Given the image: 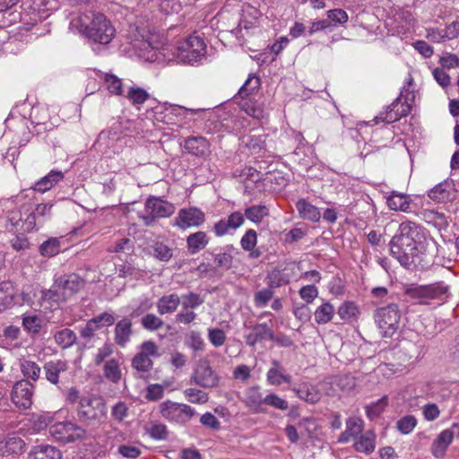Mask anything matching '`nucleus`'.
Instances as JSON below:
<instances>
[{
	"label": "nucleus",
	"instance_id": "nucleus-1",
	"mask_svg": "<svg viewBox=\"0 0 459 459\" xmlns=\"http://www.w3.org/2000/svg\"><path fill=\"white\" fill-rule=\"evenodd\" d=\"M432 242L421 226L406 221L399 225L390 240V253L401 265L409 268L421 255L429 252Z\"/></svg>",
	"mask_w": 459,
	"mask_h": 459
},
{
	"label": "nucleus",
	"instance_id": "nucleus-2",
	"mask_svg": "<svg viewBox=\"0 0 459 459\" xmlns=\"http://www.w3.org/2000/svg\"><path fill=\"white\" fill-rule=\"evenodd\" d=\"M70 24L94 43L108 44L116 34L114 26L106 15L92 9L82 12Z\"/></svg>",
	"mask_w": 459,
	"mask_h": 459
},
{
	"label": "nucleus",
	"instance_id": "nucleus-3",
	"mask_svg": "<svg viewBox=\"0 0 459 459\" xmlns=\"http://www.w3.org/2000/svg\"><path fill=\"white\" fill-rule=\"evenodd\" d=\"M206 53V45L203 39L191 36L178 42L173 48V60L178 63L193 65L201 60Z\"/></svg>",
	"mask_w": 459,
	"mask_h": 459
},
{
	"label": "nucleus",
	"instance_id": "nucleus-4",
	"mask_svg": "<svg viewBox=\"0 0 459 459\" xmlns=\"http://www.w3.org/2000/svg\"><path fill=\"white\" fill-rule=\"evenodd\" d=\"M76 411L79 420L84 425H91L106 417L107 406L100 397L84 395L80 398Z\"/></svg>",
	"mask_w": 459,
	"mask_h": 459
},
{
	"label": "nucleus",
	"instance_id": "nucleus-5",
	"mask_svg": "<svg viewBox=\"0 0 459 459\" xmlns=\"http://www.w3.org/2000/svg\"><path fill=\"white\" fill-rule=\"evenodd\" d=\"M406 293L411 299H416L419 304L428 305L432 300L444 302L448 297L449 286L443 281H437L432 284L410 288Z\"/></svg>",
	"mask_w": 459,
	"mask_h": 459
},
{
	"label": "nucleus",
	"instance_id": "nucleus-6",
	"mask_svg": "<svg viewBox=\"0 0 459 459\" xmlns=\"http://www.w3.org/2000/svg\"><path fill=\"white\" fill-rule=\"evenodd\" d=\"M159 411L160 416L169 422L185 424L195 415V411L191 406L167 400L160 403Z\"/></svg>",
	"mask_w": 459,
	"mask_h": 459
},
{
	"label": "nucleus",
	"instance_id": "nucleus-7",
	"mask_svg": "<svg viewBox=\"0 0 459 459\" xmlns=\"http://www.w3.org/2000/svg\"><path fill=\"white\" fill-rule=\"evenodd\" d=\"M49 434L63 443H71L83 440L87 437V430L72 421L56 422L49 426Z\"/></svg>",
	"mask_w": 459,
	"mask_h": 459
},
{
	"label": "nucleus",
	"instance_id": "nucleus-8",
	"mask_svg": "<svg viewBox=\"0 0 459 459\" xmlns=\"http://www.w3.org/2000/svg\"><path fill=\"white\" fill-rule=\"evenodd\" d=\"M400 312L397 305L390 304L377 309L376 322L385 337H392L398 328Z\"/></svg>",
	"mask_w": 459,
	"mask_h": 459
},
{
	"label": "nucleus",
	"instance_id": "nucleus-9",
	"mask_svg": "<svg viewBox=\"0 0 459 459\" xmlns=\"http://www.w3.org/2000/svg\"><path fill=\"white\" fill-rule=\"evenodd\" d=\"M4 227L10 232L24 234L35 230V221L32 216L29 217L28 212L24 213L22 204L7 213Z\"/></svg>",
	"mask_w": 459,
	"mask_h": 459
},
{
	"label": "nucleus",
	"instance_id": "nucleus-10",
	"mask_svg": "<svg viewBox=\"0 0 459 459\" xmlns=\"http://www.w3.org/2000/svg\"><path fill=\"white\" fill-rule=\"evenodd\" d=\"M158 357V345L152 341H145L141 344L140 351L134 357L132 367L140 372H149L153 367L152 358Z\"/></svg>",
	"mask_w": 459,
	"mask_h": 459
},
{
	"label": "nucleus",
	"instance_id": "nucleus-11",
	"mask_svg": "<svg viewBox=\"0 0 459 459\" xmlns=\"http://www.w3.org/2000/svg\"><path fill=\"white\" fill-rule=\"evenodd\" d=\"M205 221V213L196 206L182 208L174 218L173 226L180 230L200 227Z\"/></svg>",
	"mask_w": 459,
	"mask_h": 459
},
{
	"label": "nucleus",
	"instance_id": "nucleus-12",
	"mask_svg": "<svg viewBox=\"0 0 459 459\" xmlns=\"http://www.w3.org/2000/svg\"><path fill=\"white\" fill-rule=\"evenodd\" d=\"M219 377L212 370L210 363L206 359L200 360L191 377V383L200 385L204 388H212L218 385Z\"/></svg>",
	"mask_w": 459,
	"mask_h": 459
},
{
	"label": "nucleus",
	"instance_id": "nucleus-13",
	"mask_svg": "<svg viewBox=\"0 0 459 459\" xmlns=\"http://www.w3.org/2000/svg\"><path fill=\"white\" fill-rule=\"evenodd\" d=\"M34 385L28 380L17 381L12 391V401L19 408L27 409L32 404Z\"/></svg>",
	"mask_w": 459,
	"mask_h": 459
},
{
	"label": "nucleus",
	"instance_id": "nucleus-14",
	"mask_svg": "<svg viewBox=\"0 0 459 459\" xmlns=\"http://www.w3.org/2000/svg\"><path fill=\"white\" fill-rule=\"evenodd\" d=\"M67 299H68L64 294L61 288L56 287L55 280L54 283L48 290H42L40 291L39 304V307L44 310L54 311Z\"/></svg>",
	"mask_w": 459,
	"mask_h": 459
},
{
	"label": "nucleus",
	"instance_id": "nucleus-15",
	"mask_svg": "<svg viewBox=\"0 0 459 459\" xmlns=\"http://www.w3.org/2000/svg\"><path fill=\"white\" fill-rule=\"evenodd\" d=\"M67 299H68L64 294L61 288L56 287L55 280L54 283L48 290H42L40 291L39 304V307L44 310L54 311Z\"/></svg>",
	"mask_w": 459,
	"mask_h": 459
},
{
	"label": "nucleus",
	"instance_id": "nucleus-16",
	"mask_svg": "<svg viewBox=\"0 0 459 459\" xmlns=\"http://www.w3.org/2000/svg\"><path fill=\"white\" fill-rule=\"evenodd\" d=\"M67 299H68L64 294L61 288L56 287L55 280L54 283L48 290H42L40 291L39 304V307L44 310L54 311Z\"/></svg>",
	"mask_w": 459,
	"mask_h": 459
},
{
	"label": "nucleus",
	"instance_id": "nucleus-17",
	"mask_svg": "<svg viewBox=\"0 0 459 459\" xmlns=\"http://www.w3.org/2000/svg\"><path fill=\"white\" fill-rule=\"evenodd\" d=\"M411 110V108L408 104L403 103V101L396 98L385 111L379 113V115L376 117L375 120L377 124L380 122L391 124L406 117Z\"/></svg>",
	"mask_w": 459,
	"mask_h": 459
},
{
	"label": "nucleus",
	"instance_id": "nucleus-18",
	"mask_svg": "<svg viewBox=\"0 0 459 459\" xmlns=\"http://www.w3.org/2000/svg\"><path fill=\"white\" fill-rule=\"evenodd\" d=\"M53 204H23L24 213L32 216L35 221V230H39L51 217Z\"/></svg>",
	"mask_w": 459,
	"mask_h": 459
},
{
	"label": "nucleus",
	"instance_id": "nucleus-19",
	"mask_svg": "<svg viewBox=\"0 0 459 459\" xmlns=\"http://www.w3.org/2000/svg\"><path fill=\"white\" fill-rule=\"evenodd\" d=\"M264 396L260 391L259 385H253L246 389L242 402L253 413H264L266 408L264 406Z\"/></svg>",
	"mask_w": 459,
	"mask_h": 459
},
{
	"label": "nucleus",
	"instance_id": "nucleus-20",
	"mask_svg": "<svg viewBox=\"0 0 459 459\" xmlns=\"http://www.w3.org/2000/svg\"><path fill=\"white\" fill-rule=\"evenodd\" d=\"M55 280L56 287L61 288L67 299L77 293L84 285L83 280L75 273L64 274Z\"/></svg>",
	"mask_w": 459,
	"mask_h": 459
},
{
	"label": "nucleus",
	"instance_id": "nucleus-21",
	"mask_svg": "<svg viewBox=\"0 0 459 459\" xmlns=\"http://www.w3.org/2000/svg\"><path fill=\"white\" fill-rule=\"evenodd\" d=\"M428 195L436 203L452 202L456 197L453 183L447 180H445L431 188L429 191Z\"/></svg>",
	"mask_w": 459,
	"mask_h": 459
},
{
	"label": "nucleus",
	"instance_id": "nucleus-22",
	"mask_svg": "<svg viewBox=\"0 0 459 459\" xmlns=\"http://www.w3.org/2000/svg\"><path fill=\"white\" fill-rule=\"evenodd\" d=\"M145 210L147 212L153 213L157 218H167L175 212L172 204L158 197H150L145 203Z\"/></svg>",
	"mask_w": 459,
	"mask_h": 459
},
{
	"label": "nucleus",
	"instance_id": "nucleus-23",
	"mask_svg": "<svg viewBox=\"0 0 459 459\" xmlns=\"http://www.w3.org/2000/svg\"><path fill=\"white\" fill-rule=\"evenodd\" d=\"M144 48L141 50V56L151 63H166L173 60L172 53L169 54L168 48H154L151 43L144 44Z\"/></svg>",
	"mask_w": 459,
	"mask_h": 459
},
{
	"label": "nucleus",
	"instance_id": "nucleus-24",
	"mask_svg": "<svg viewBox=\"0 0 459 459\" xmlns=\"http://www.w3.org/2000/svg\"><path fill=\"white\" fill-rule=\"evenodd\" d=\"M25 442L16 436L7 437L0 441V456L14 457L24 452Z\"/></svg>",
	"mask_w": 459,
	"mask_h": 459
},
{
	"label": "nucleus",
	"instance_id": "nucleus-25",
	"mask_svg": "<svg viewBox=\"0 0 459 459\" xmlns=\"http://www.w3.org/2000/svg\"><path fill=\"white\" fill-rule=\"evenodd\" d=\"M186 152L196 157H205L210 153V143L203 136L188 137L184 142Z\"/></svg>",
	"mask_w": 459,
	"mask_h": 459
},
{
	"label": "nucleus",
	"instance_id": "nucleus-26",
	"mask_svg": "<svg viewBox=\"0 0 459 459\" xmlns=\"http://www.w3.org/2000/svg\"><path fill=\"white\" fill-rule=\"evenodd\" d=\"M390 210L403 212H411L412 200L409 195L392 191L386 199Z\"/></svg>",
	"mask_w": 459,
	"mask_h": 459
},
{
	"label": "nucleus",
	"instance_id": "nucleus-27",
	"mask_svg": "<svg viewBox=\"0 0 459 459\" xmlns=\"http://www.w3.org/2000/svg\"><path fill=\"white\" fill-rule=\"evenodd\" d=\"M133 334L132 322L129 318H123L119 320L114 329V341L119 347H126L130 342Z\"/></svg>",
	"mask_w": 459,
	"mask_h": 459
},
{
	"label": "nucleus",
	"instance_id": "nucleus-28",
	"mask_svg": "<svg viewBox=\"0 0 459 459\" xmlns=\"http://www.w3.org/2000/svg\"><path fill=\"white\" fill-rule=\"evenodd\" d=\"M46 379L52 385H58L59 377L68 369L67 362L62 359L49 360L43 367Z\"/></svg>",
	"mask_w": 459,
	"mask_h": 459
},
{
	"label": "nucleus",
	"instance_id": "nucleus-29",
	"mask_svg": "<svg viewBox=\"0 0 459 459\" xmlns=\"http://www.w3.org/2000/svg\"><path fill=\"white\" fill-rule=\"evenodd\" d=\"M455 437L454 432L447 429L439 433L431 446V453L436 458H443L446 449L453 442Z\"/></svg>",
	"mask_w": 459,
	"mask_h": 459
},
{
	"label": "nucleus",
	"instance_id": "nucleus-30",
	"mask_svg": "<svg viewBox=\"0 0 459 459\" xmlns=\"http://www.w3.org/2000/svg\"><path fill=\"white\" fill-rule=\"evenodd\" d=\"M364 421L359 417H351L346 420V429L338 437V442L348 443L363 434Z\"/></svg>",
	"mask_w": 459,
	"mask_h": 459
},
{
	"label": "nucleus",
	"instance_id": "nucleus-31",
	"mask_svg": "<svg viewBox=\"0 0 459 459\" xmlns=\"http://www.w3.org/2000/svg\"><path fill=\"white\" fill-rule=\"evenodd\" d=\"M272 365L273 367L266 373V381L269 385L278 386L283 383H291V376L285 372L278 360H273Z\"/></svg>",
	"mask_w": 459,
	"mask_h": 459
},
{
	"label": "nucleus",
	"instance_id": "nucleus-32",
	"mask_svg": "<svg viewBox=\"0 0 459 459\" xmlns=\"http://www.w3.org/2000/svg\"><path fill=\"white\" fill-rule=\"evenodd\" d=\"M265 340H273V332L266 324H256L246 335V342L250 347Z\"/></svg>",
	"mask_w": 459,
	"mask_h": 459
},
{
	"label": "nucleus",
	"instance_id": "nucleus-33",
	"mask_svg": "<svg viewBox=\"0 0 459 459\" xmlns=\"http://www.w3.org/2000/svg\"><path fill=\"white\" fill-rule=\"evenodd\" d=\"M325 384L332 385L331 390L326 392L328 395H334L336 388L342 392H350L355 387V380L349 375L330 377L325 381Z\"/></svg>",
	"mask_w": 459,
	"mask_h": 459
},
{
	"label": "nucleus",
	"instance_id": "nucleus-34",
	"mask_svg": "<svg viewBox=\"0 0 459 459\" xmlns=\"http://www.w3.org/2000/svg\"><path fill=\"white\" fill-rule=\"evenodd\" d=\"M292 391L296 393L297 396L308 403H316L322 397L321 391L317 386L308 383H303L299 387H293Z\"/></svg>",
	"mask_w": 459,
	"mask_h": 459
},
{
	"label": "nucleus",
	"instance_id": "nucleus-35",
	"mask_svg": "<svg viewBox=\"0 0 459 459\" xmlns=\"http://www.w3.org/2000/svg\"><path fill=\"white\" fill-rule=\"evenodd\" d=\"M18 364L22 376L26 378L25 380L36 382L39 379L41 368L37 362L21 356L18 359Z\"/></svg>",
	"mask_w": 459,
	"mask_h": 459
},
{
	"label": "nucleus",
	"instance_id": "nucleus-36",
	"mask_svg": "<svg viewBox=\"0 0 459 459\" xmlns=\"http://www.w3.org/2000/svg\"><path fill=\"white\" fill-rule=\"evenodd\" d=\"M353 448L358 453L370 455L376 448V435L372 431H366L355 438Z\"/></svg>",
	"mask_w": 459,
	"mask_h": 459
},
{
	"label": "nucleus",
	"instance_id": "nucleus-37",
	"mask_svg": "<svg viewBox=\"0 0 459 459\" xmlns=\"http://www.w3.org/2000/svg\"><path fill=\"white\" fill-rule=\"evenodd\" d=\"M29 459H62L61 452L50 445H38L32 447Z\"/></svg>",
	"mask_w": 459,
	"mask_h": 459
},
{
	"label": "nucleus",
	"instance_id": "nucleus-38",
	"mask_svg": "<svg viewBox=\"0 0 459 459\" xmlns=\"http://www.w3.org/2000/svg\"><path fill=\"white\" fill-rule=\"evenodd\" d=\"M296 208L300 218L304 220H307L312 222H317L321 218L319 209L307 202L306 199H299L296 203Z\"/></svg>",
	"mask_w": 459,
	"mask_h": 459
},
{
	"label": "nucleus",
	"instance_id": "nucleus-39",
	"mask_svg": "<svg viewBox=\"0 0 459 459\" xmlns=\"http://www.w3.org/2000/svg\"><path fill=\"white\" fill-rule=\"evenodd\" d=\"M64 178V174L61 171L51 170L47 176L40 178L36 182L33 192L38 191L39 193H45L50 190L55 185L60 182Z\"/></svg>",
	"mask_w": 459,
	"mask_h": 459
},
{
	"label": "nucleus",
	"instance_id": "nucleus-40",
	"mask_svg": "<svg viewBox=\"0 0 459 459\" xmlns=\"http://www.w3.org/2000/svg\"><path fill=\"white\" fill-rule=\"evenodd\" d=\"M335 315V308L329 301L323 302L314 312V319L317 325L330 323Z\"/></svg>",
	"mask_w": 459,
	"mask_h": 459
},
{
	"label": "nucleus",
	"instance_id": "nucleus-41",
	"mask_svg": "<svg viewBox=\"0 0 459 459\" xmlns=\"http://www.w3.org/2000/svg\"><path fill=\"white\" fill-rule=\"evenodd\" d=\"M179 304L180 297L178 294L164 295L159 299L157 309L160 315L170 314L177 310Z\"/></svg>",
	"mask_w": 459,
	"mask_h": 459
},
{
	"label": "nucleus",
	"instance_id": "nucleus-42",
	"mask_svg": "<svg viewBox=\"0 0 459 459\" xmlns=\"http://www.w3.org/2000/svg\"><path fill=\"white\" fill-rule=\"evenodd\" d=\"M209 242V238L205 232L197 231L190 234L186 238L188 251L191 254H196L204 249Z\"/></svg>",
	"mask_w": 459,
	"mask_h": 459
},
{
	"label": "nucleus",
	"instance_id": "nucleus-43",
	"mask_svg": "<svg viewBox=\"0 0 459 459\" xmlns=\"http://www.w3.org/2000/svg\"><path fill=\"white\" fill-rule=\"evenodd\" d=\"M54 340L56 343L62 349H66L75 343L77 336L73 330L69 328H64L56 331L54 333Z\"/></svg>",
	"mask_w": 459,
	"mask_h": 459
},
{
	"label": "nucleus",
	"instance_id": "nucleus-44",
	"mask_svg": "<svg viewBox=\"0 0 459 459\" xmlns=\"http://www.w3.org/2000/svg\"><path fill=\"white\" fill-rule=\"evenodd\" d=\"M14 297V288L11 281H4L0 282V313L4 311L13 302Z\"/></svg>",
	"mask_w": 459,
	"mask_h": 459
},
{
	"label": "nucleus",
	"instance_id": "nucleus-45",
	"mask_svg": "<svg viewBox=\"0 0 459 459\" xmlns=\"http://www.w3.org/2000/svg\"><path fill=\"white\" fill-rule=\"evenodd\" d=\"M269 215V209L266 205L257 204L247 207L245 210V217L254 223H260L264 218Z\"/></svg>",
	"mask_w": 459,
	"mask_h": 459
},
{
	"label": "nucleus",
	"instance_id": "nucleus-46",
	"mask_svg": "<svg viewBox=\"0 0 459 459\" xmlns=\"http://www.w3.org/2000/svg\"><path fill=\"white\" fill-rule=\"evenodd\" d=\"M240 107L248 116L255 118L262 119L264 117V108L256 101L252 99L242 98Z\"/></svg>",
	"mask_w": 459,
	"mask_h": 459
},
{
	"label": "nucleus",
	"instance_id": "nucleus-47",
	"mask_svg": "<svg viewBox=\"0 0 459 459\" xmlns=\"http://www.w3.org/2000/svg\"><path fill=\"white\" fill-rule=\"evenodd\" d=\"M104 85L114 95L124 96V88L121 79L112 74H103Z\"/></svg>",
	"mask_w": 459,
	"mask_h": 459
},
{
	"label": "nucleus",
	"instance_id": "nucleus-48",
	"mask_svg": "<svg viewBox=\"0 0 459 459\" xmlns=\"http://www.w3.org/2000/svg\"><path fill=\"white\" fill-rule=\"evenodd\" d=\"M103 372L105 377L113 383H117L122 377L119 362L115 359H111L105 363Z\"/></svg>",
	"mask_w": 459,
	"mask_h": 459
},
{
	"label": "nucleus",
	"instance_id": "nucleus-49",
	"mask_svg": "<svg viewBox=\"0 0 459 459\" xmlns=\"http://www.w3.org/2000/svg\"><path fill=\"white\" fill-rule=\"evenodd\" d=\"M398 100L408 104L411 108L415 101V91L413 78L409 75L406 79L405 85L403 87L400 95L397 97Z\"/></svg>",
	"mask_w": 459,
	"mask_h": 459
},
{
	"label": "nucleus",
	"instance_id": "nucleus-50",
	"mask_svg": "<svg viewBox=\"0 0 459 459\" xmlns=\"http://www.w3.org/2000/svg\"><path fill=\"white\" fill-rule=\"evenodd\" d=\"M124 96L134 105L143 104L150 97V94L143 88L130 87Z\"/></svg>",
	"mask_w": 459,
	"mask_h": 459
},
{
	"label": "nucleus",
	"instance_id": "nucleus-51",
	"mask_svg": "<svg viewBox=\"0 0 459 459\" xmlns=\"http://www.w3.org/2000/svg\"><path fill=\"white\" fill-rule=\"evenodd\" d=\"M342 320L351 321L359 314L358 307L352 301H344L337 309Z\"/></svg>",
	"mask_w": 459,
	"mask_h": 459
},
{
	"label": "nucleus",
	"instance_id": "nucleus-52",
	"mask_svg": "<svg viewBox=\"0 0 459 459\" xmlns=\"http://www.w3.org/2000/svg\"><path fill=\"white\" fill-rule=\"evenodd\" d=\"M423 220L428 223H432L435 226H446L447 221L446 216L442 212H438L435 210L425 209L421 212Z\"/></svg>",
	"mask_w": 459,
	"mask_h": 459
},
{
	"label": "nucleus",
	"instance_id": "nucleus-53",
	"mask_svg": "<svg viewBox=\"0 0 459 459\" xmlns=\"http://www.w3.org/2000/svg\"><path fill=\"white\" fill-rule=\"evenodd\" d=\"M388 401L387 397L384 396L378 399L377 402L366 406V414L368 419L374 420L379 417V415L384 411L385 408L387 406Z\"/></svg>",
	"mask_w": 459,
	"mask_h": 459
},
{
	"label": "nucleus",
	"instance_id": "nucleus-54",
	"mask_svg": "<svg viewBox=\"0 0 459 459\" xmlns=\"http://www.w3.org/2000/svg\"><path fill=\"white\" fill-rule=\"evenodd\" d=\"M91 323L96 332L105 326H110L115 323V317L113 314L108 312H103L93 318L88 320Z\"/></svg>",
	"mask_w": 459,
	"mask_h": 459
},
{
	"label": "nucleus",
	"instance_id": "nucleus-55",
	"mask_svg": "<svg viewBox=\"0 0 459 459\" xmlns=\"http://www.w3.org/2000/svg\"><path fill=\"white\" fill-rule=\"evenodd\" d=\"M263 400L264 407L267 405L281 411H286L289 408V403L274 393L267 394Z\"/></svg>",
	"mask_w": 459,
	"mask_h": 459
},
{
	"label": "nucleus",
	"instance_id": "nucleus-56",
	"mask_svg": "<svg viewBox=\"0 0 459 459\" xmlns=\"http://www.w3.org/2000/svg\"><path fill=\"white\" fill-rule=\"evenodd\" d=\"M186 400L191 403L204 404L208 402V394L196 388H187L184 391Z\"/></svg>",
	"mask_w": 459,
	"mask_h": 459
},
{
	"label": "nucleus",
	"instance_id": "nucleus-57",
	"mask_svg": "<svg viewBox=\"0 0 459 459\" xmlns=\"http://www.w3.org/2000/svg\"><path fill=\"white\" fill-rule=\"evenodd\" d=\"M261 82L260 78L255 75H249L244 85L239 89L238 95L241 98H246L251 95L255 91L258 90Z\"/></svg>",
	"mask_w": 459,
	"mask_h": 459
},
{
	"label": "nucleus",
	"instance_id": "nucleus-58",
	"mask_svg": "<svg viewBox=\"0 0 459 459\" xmlns=\"http://www.w3.org/2000/svg\"><path fill=\"white\" fill-rule=\"evenodd\" d=\"M141 324L148 331H156L163 326L164 322L154 314H147L142 317Z\"/></svg>",
	"mask_w": 459,
	"mask_h": 459
},
{
	"label": "nucleus",
	"instance_id": "nucleus-59",
	"mask_svg": "<svg viewBox=\"0 0 459 459\" xmlns=\"http://www.w3.org/2000/svg\"><path fill=\"white\" fill-rule=\"evenodd\" d=\"M153 255L164 262H168L173 255L172 249L162 242H156L152 246Z\"/></svg>",
	"mask_w": 459,
	"mask_h": 459
},
{
	"label": "nucleus",
	"instance_id": "nucleus-60",
	"mask_svg": "<svg viewBox=\"0 0 459 459\" xmlns=\"http://www.w3.org/2000/svg\"><path fill=\"white\" fill-rule=\"evenodd\" d=\"M23 327L31 333H39L41 328V319L37 315L25 314L22 317Z\"/></svg>",
	"mask_w": 459,
	"mask_h": 459
},
{
	"label": "nucleus",
	"instance_id": "nucleus-61",
	"mask_svg": "<svg viewBox=\"0 0 459 459\" xmlns=\"http://www.w3.org/2000/svg\"><path fill=\"white\" fill-rule=\"evenodd\" d=\"M170 114L177 117H182L183 118H191L192 117L198 115L204 111L201 108H186L183 106L171 105L168 109Z\"/></svg>",
	"mask_w": 459,
	"mask_h": 459
},
{
	"label": "nucleus",
	"instance_id": "nucleus-62",
	"mask_svg": "<svg viewBox=\"0 0 459 459\" xmlns=\"http://www.w3.org/2000/svg\"><path fill=\"white\" fill-rule=\"evenodd\" d=\"M273 297V290L269 288L263 289L255 293L254 303L256 307H264Z\"/></svg>",
	"mask_w": 459,
	"mask_h": 459
},
{
	"label": "nucleus",
	"instance_id": "nucleus-63",
	"mask_svg": "<svg viewBox=\"0 0 459 459\" xmlns=\"http://www.w3.org/2000/svg\"><path fill=\"white\" fill-rule=\"evenodd\" d=\"M257 244V234L255 230H248L240 239V245L243 250L251 251Z\"/></svg>",
	"mask_w": 459,
	"mask_h": 459
},
{
	"label": "nucleus",
	"instance_id": "nucleus-64",
	"mask_svg": "<svg viewBox=\"0 0 459 459\" xmlns=\"http://www.w3.org/2000/svg\"><path fill=\"white\" fill-rule=\"evenodd\" d=\"M181 304L184 309H194L204 303V299L199 294L189 292L181 297Z\"/></svg>",
	"mask_w": 459,
	"mask_h": 459
}]
</instances>
